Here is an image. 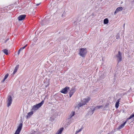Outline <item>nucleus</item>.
<instances>
[{
    "instance_id": "nucleus-23",
    "label": "nucleus",
    "mask_w": 134,
    "mask_h": 134,
    "mask_svg": "<svg viewBox=\"0 0 134 134\" xmlns=\"http://www.w3.org/2000/svg\"><path fill=\"white\" fill-rule=\"evenodd\" d=\"M27 46V45H25L23 47H22V48L23 49H24L25 48V47Z\"/></svg>"
},
{
    "instance_id": "nucleus-14",
    "label": "nucleus",
    "mask_w": 134,
    "mask_h": 134,
    "mask_svg": "<svg viewBox=\"0 0 134 134\" xmlns=\"http://www.w3.org/2000/svg\"><path fill=\"white\" fill-rule=\"evenodd\" d=\"M119 102H120L119 101V99H118L117 100V101L116 102V103H115V106L116 108V109L118 108L119 107Z\"/></svg>"
},
{
    "instance_id": "nucleus-20",
    "label": "nucleus",
    "mask_w": 134,
    "mask_h": 134,
    "mask_svg": "<svg viewBox=\"0 0 134 134\" xmlns=\"http://www.w3.org/2000/svg\"><path fill=\"white\" fill-rule=\"evenodd\" d=\"M103 107V106H102V105L97 106L96 107H95L94 109L93 110H95L96 109H99L100 108H101V107Z\"/></svg>"
},
{
    "instance_id": "nucleus-24",
    "label": "nucleus",
    "mask_w": 134,
    "mask_h": 134,
    "mask_svg": "<svg viewBox=\"0 0 134 134\" xmlns=\"http://www.w3.org/2000/svg\"><path fill=\"white\" fill-rule=\"evenodd\" d=\"M20 51L19 50H18V55H19L20 53Z\"/></svg>"
},
{
    "instance_id": "nucleus-15",
    "label": "nucleus",
    "mask_w": 134,
    "mask_h": 134,
    "mask_svg": "<svg viewBox=\"0 0 134 134\" xmlns=\"http://www.w3.org/2000/svg\"><path fill=\"white\" fill-rule=\"evenodd\" d=\"M8 76V74H7L4 77L3 79V80L2 81V82H3L7 78Z\"/></svg>"
},
{
    "instance_id": "nucleus-25",
    "label": "nucleus",
    "mask_w": 134,
    "mask_h": 134,
    "mask_svg": "<svg viewBox=\"0 0 134 134\" xmlns=\"http://www.w3.org/2000/svg\"><path fill=\"white\" fill-rule=\"evenodd\" d=\"M23 49H22V48H21L19 49V50L20 51H22V50H23Z\"/></svg>"
},
{
    "instance_id": "nucleus-10",
    "label": "nucleus",
    "mask_w": 134,
    "mask_h": 134,
    "mask_svg": "<svg viewBox=\"0 0 134 134\" xmlns=\"http://www.w3.org/2000/svg\"><path fill=\"white\" fill-rule=\"evenodd\" d=\"M123 8L121 7H118L115 10V12L114 14L117 13L119 12H120L122 11V10Z\"/></svg>"
},
{
    "instance_id": "nucleus-26",
    "label": "nucleus",
    "mask_w": 134,
    "mask_h": 134,
    "mask_svg": "<svg viewBox=\"0 0 134 134\" xmlns=\"http://www.w3.org/2000/svg\"><path fill=\"white\" fill-rule=\"evenodd\" d=\"M23 49H22V48H21L19 49V50L20 51H22V50H23Z\"/></svg>"
},
{
    "instance_id": "nucleus-1",
    "label": "nucleus",
    "mask_w": 134,
    "mask_h": 134,
    "mask_svg": "<svg viewBox=\"0 0 134 134\" xmlns=\"http://www.w3.org/2000/svg\"><path fill=\"white\" fill-rule=\"evenodd\" d=\"M44 101L42 100L41 102L38 104L34 105L32 107V110L33 111H35L37 110L44 103Z\"/></svg>"
},
{
    "instance_id": "nucleus-2",
    "label": "nucleus",
    "mask_w": 134,
    "mask_h": 134,
    "mask_svg": "<svg viewBox=\"0 0 134 134\" xmlns=\"http://www.w3.org/2000/svg\"><path fill=\"white\" fill-rule=\"evenodd\" d=\"M91 99V98L89 97H88L84 99L81 103H79L78 104V106L79 107H81L83 105H85Z\"/></svg>"
},
{
    "instance_id": "nucleus-28",
    "label": "nucleus",
    "mask_w": 134,
    "mask_h": 134,
    "mask_svg": "<svg viewBox=\"0 0 134 134\" xmlns=\"http://www.w3.org/2000/svg\"><path fill=\"white\" fill-rule=\"evenodd\" d=\"M8 39L7 40H6L5 41V43L8 40Z\"/></svg>"
},
{
    "instance_id": "nucleus-29",
    "label": "nucleus",
    "mask_w": 134,
    "mask_h": 134,
    "mask_svg": "<svg viewBox=\"0 0 134 134\" xmlns=\"http://www.w3.org/2000/svg\"><path fill=\"white\" fill-rule=\"evenodd\" d=\"M34 132V133H32L31 134H35V132Z\"/></svg>"
},
{
    "instance_id": "nucleus-7",
    "label": "nucleus",
    "mask_w": 134,
    "mask_h": 134,
    "mask_svg": "<svg viewBox=\"0 0 134 134\" xmlns=\"http://www.w3.org/2000/svg\"><path fill=\"white\" fill-rule=\"evenodd\" d=\"M12 102V98L10 96H9L7 100V106L8 107H9V106H10Z\"/></svg>"
},
{
    "instance_id": "nucleus-12",
    "label": "nucleus",
    "mask_w": 134,
    "mask_h": 134,
    "mask_svg": "<svg viewBox=\"0 0 134 134\" xmlns=\"http://www.w3.org/2000/svg\"><path fill=\"white\" fill-rule=\"evenodd\" d=\"M19 65H17L16 66V67L15 68L13 72V75L17 71L19 67Z\"/></svg>"
},
{
    "instance_id": "nucleus-21",
    "label": "nucleus",
    "mask_w": 134,
    "mask_h": 134,
    "mask_svg": "<svg viewBox=\"0 0 134 134\" xmlns=\"http://www.w3.org/2000/svg\"><path fill=\"white\" fill-rule=\"evenodd\" d=\"M134 117V113L132 114L129 117V118L127 119L128 120L132 118L133 117Z\"/></svg>"
},
{
    "instance_id": "nucleus-18",
    "label": "nucleus",
    "mask_w": 134,
    "mask_h": 134,
    "mask_svg": "<svg viewBox=\"0 0 134 134\" xmlns=\"http://www.w3.org/2000/svg\"><path fill=\"white\" fill-rule=\"evenodd\" d=\"M126 121L123 124H121L120 126H119V128L120 129H121L122 127H123L125 125V124H126Z\"/></svg>"
},
{
    "instance_id": "nucleus-13",
    "label": "nucleus",
    "mask_w": 134,
    "mask_h": 134,
    "mask_svg": "<svg viewBox=\"0 0 134 134\" xmlns=\"http://www.w3.org/2000/svg\"><path fill=\"white\" fill-rule=\"evenodd\" d=\"M33 111H31L30 112H29L28 114L27 115V118H28L30 116L33 115Z\"/></svg>"
},
{
    "instance_id": "nucleus-27",
    "label": "nucleus",
    "mask_w": 134,
    "mask_h": 134,
    "mask_svg": "<svg viewBox=\"0 0 134 134\" xmlns=\"http://www.w3.org/2000/svg\"><path fill=\"white\" fill-rule=\"evenodd\" d=\"M40 4H36V5L37 6H38V5Z\"/></svg>"
},
{
    "instance_id": "nucleus-6",
    "label": "nucleus",
    "mask_w": 134,
    "mask_h": 134,
    "mask_svg": "<svg viewBox=\"0 0 134 134\" xmlns=\"http://www.w3.org/2000/svg\"><path fill=\"white\" fill-rule=\"evenodd\" d=\"M69 87L66 86L65 88L63 89L60 92L64 94H66L68 92V90L69 89Z\"/></svg>"
},
{
    "instance_id": "nucleus-5",
    "label": "nucleus",
    "mask_w": 134,
    "mask_h": 134,
    "mask_svg": "<svg viewBox=\"0 0 134 134\" xmlns=\"http://www.w3.org/2000/svg\"><path fill=\"white\" fill-rule=\"evenodd\" d=\"M116 56L118 58V63L121 62L122 59L121 53L120 51H118V54L116 55Z\"/></svg>"
},
{
    "instance_id": "nucleus-30",
    "label": "nucleus",
    "mask_w": 134,
    "mask_h": 134,
    "mask_svg": "<svg viewBox=\"0 0 134 134\" xmlns=\"http://www.w3.org/2000/svg\"><path fill=\"white\" fill-rule=\"evenodd\" d=\"M124 26H125V24H124Z\"/></svg>"
},
{
    "instance_id": "nucleus-8",
    "label": "nucleus",
    "mask_w": 134,
    "mask_h": 134,
    "mask_svg": "<svg viewBox=\"0 0 134 134\" xmlns=\"http://www.w3.org/2000/svg\"><path fill=\"white\" fill-rule=\"evenodd\" d=\"M26 16L25 15H20L18 18V20L19 21L25 19Z\"/></svg>"
},
{
    "instance_id": "nucleus-4",
    "label": "nucleus",
    "mask_w": 134,
    "mask_h": 134,
    "mask_svg": "<svg viewBox=\"0 0 134 134\" xmlns=\"http://www.w3.org/2000/svg\"><path fill=\"white\" fill-rule=\"evenodd\" d=\"M22 127V123L20 124L19 125L18 127L17 130H16L14 134H19L20 133Z\"/></svg>"
},
{
    "instance_id": "nucleus-11",
    "label": "nucleus",
    "mask_w": 134,
    "mask_h": 134,
    "mask_svg": "<svg viewBox=\"0 0 134 134\" xmlns=\"http://www.w3.org/2000/svg\"><path fill=\"white\" fill-rule=\"evenodd\" d=\"M63 127H62L57 131L56 134H61L63 130Z\"/></svg>"
},
{
    "instance_id": "nucleus-17",
    "label": "nucleus",
    "mask_w": 134,
    "mask_h": 134,
    "mask_svg": "<svg viewBox=\"0 0 134 134\" xmlns=\"http://www.w3.org/2000/svg\"><path fill=\"white\" fill-rule=\"evenodd\" d=\"M109 21L107 18L105 19L104 20V24H107L108 23Z\"/></svg>"
},
{
    "instance_id": "nucleus-22",
    "label": "nucleus",
    "mask_w": 134,
    "mask_h": 134,
    "mask_svg": "<svg viewBox=\"0 0 134 134\" xmlns=\"http://www.w3.org/2000/svg\"><path fill=\"white\" fill-rule=\"evenodd\" d=\"M82 128H81V129H79L78 131H76V134L77 133H78L79 132L81 131H82Z\"/></svg>"
},
{
    "instance_id": "nucleus-9",
    "label": "nucleus",
    "mask_w": 134,
    "mask_h": 134,
    "mask_svg": "<svg viewBox=\"0 0 134 134\" xmlns=\"http://www.w3.org/2000/svg\"><path fill=\"white\" fill-rule=\"evenodd\" d=\"M75 92V90L74 88H72L71 89L69 92V97H71Z\"/></svg>"
},
{
    "instance_id": "nucleus-19",
    "label": "nucleus",
    "mask_w": 134,
    "mask_h": 134,
    "mask_svg": "<svg viewBox=\"0 0 134 134\" xmlns=\"http://www.w3.org/2000/svg\"><path fill=\"white\" fill-rule=\"evenodd\" d=\"M75 114V112L74 111H72L71 112L70 115V118H71Z\"/></svg>"
},
{
    "instance_id": "nucleus-16",
    "label": "nucleus",
    "mask_w": 134,
    "mask_h": 134,
    "mask_svg": "<svg viewBox=\"0 0 134 134\" xmlns=\"http://www.w3.org/2000/svg\"><path fill=\"white\" fill-rule=\"evenodd\" d=\"M2 51L6 55H8V51L6 49H4L2 50Z\"/></svg>"
},
{
    "instance_id": "nucleus-3",
    "label": "nucleus",
    "mask_w": 134,
    "mask_h": 134,
    "mask_svg": "<svg viewBox=\"0 0 134 134\" xmlns=\"http://www.w3.org/2000/svg\"><path fill=\"white\" fill-rule=\"evenodd\" d=\"M86 49L81 48L79 49V54L82 57H85L87 53Z\"/></svg>"
}]
</instances>
